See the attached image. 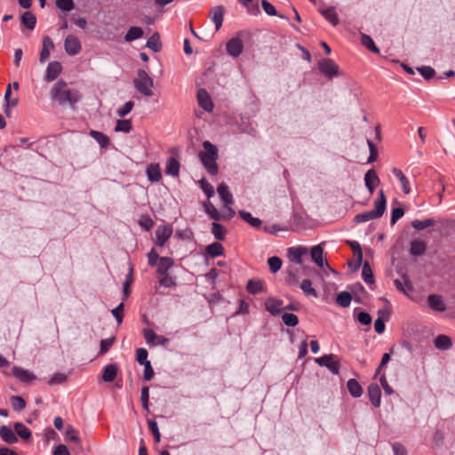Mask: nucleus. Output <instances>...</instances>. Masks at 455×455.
<instances>
[{
	"instance_id": "09e8293b",
	"label": "nucleus",
	"mask_w": 455,
	"mask_h": 455,
	"mask_svg": "<svg viewBox=\"0 0 455 455\" xmlns=\"http://www.w3.org/2000/svg\"><path fill=\"white\" fill-rule=\"evenodd\" d=\"M148 427L151 435H153L154 441L159 443L161 441V434L158 428L157 422L154 419H148Z\"/></svg>"
},
{
	"instance_id": "79ce46f5",
	"label": "nucleus",
	"mask_w": 455,
	"mask_h": 455,
	"mask_svg": "<svg viewBox=\"0 0 455 455\" xmlns=\"http://www.w3.org/2000/svg\"><path fill=\"white\" fill-rule=\"evenodd\" d=\"M261 6L264 12L269 16H278L281 19L288 20V17L283 14H279L275 7L267 0H261Z\"/></svg>"
},
{
	"instance_id": "13d9d810",
	"label": "nucleus",
	"mask_w": 455,
	"mask_h": 455,
	"mask_svg": "<svg viewBox=\"0 0 455 455\" xmlns=\"http://www.w3.org/2000/svg\"><path fill=\"white\" fill-rule=\"evenodd\" d=\"M140 227L145 230L149 231L155 225L154 220L148 215H142L139 220Z\"/></svg>"
},
{
	"instance_id": "f257e3e1",
	"label": "nucleus",
	"mask_w": 455,
	"mask_h": 455,
	"mask_svg": "<svg viewBox=\"0 0 455 455\" xmlns=\"http://www.w3.org/2000/svg\"><path fill=\"white\" fill-rule=\"evenodd\" d=\"M52 100L57 101L59 105H69L73 109H76V104L81 100L82 94L76 89L68 88V84L63 80H59L51 90Z\"/></svg>"
},
{
	"instance_id": "0e129e2a",
	"label": "nucleus",
	"mask_w": 455,
	"mask_h": 455,
	"mask_svg": "<svg viewBox=\"0 0 455 455\" xmlns=\"http://www.w3.org/2000/svg\"><path fill=\"white\" fill-rule=\"evenodd\" d=\"M419 73L427 80L433 78L435 75V71L429 66H421L417 68Z\"/></svg>"
},
{
	"instance_id": "6ab92c4d",
	"label": "nucleus",
	"mask_w": 455,
	"mask_h": 455,
	"mask_svg": "<svg viewBox=\"0 0 455 455\" xmlns=\"http://www.w3.org/2000/svg\"><path fill=\"white\" fill-rule=\"evenodd\" d=\"M239 217L251 227L254 228H262V220L257 217H253L252 214L245 210L238 212Z\"/></svg>"
},
{
	"instance_id": "a18cd8bd",
	"label": "nucleus",
	"mask_w": 455,
	"mask_h": 455,
	"mask_svg": "<svg viewBox=\"0 0 455 455\" xmlns=\"http://www.w3.org/2000/svg\"><path fill=\"white\" fill-rule=\"evenodd\" d=\"M361 42L362 44L371 52L379 53V47H377L373 39L370 36L363 34L361 36Z\"/></svg>"
},
{
	"instance_id": "c85d7f7f",
	"label": "nucleus",
	"mask_w": 455,
	"mask_h": 455,
	"mask_svg": "<svg viewBox=\"0 0 455 455\" xmlns=\"http://www.w3.org/2000/svg\"><path fill=\"white\" fill-rule=\"evenodd\" d=\"M435 347L439 350H448L452 347L451 339L444 334H439L434 340Z\"/></svg>"
},
{
	"instance_id": "aec40b11",
	"label": "nucleus",
	"mask_w": 455,
	"mask_h": 455,
	"mask_svg": "<svg viewBox=\"0 0 455 455\" xmlns=\"http://www.w3.org/2000/svg\"><path fill=\"white\" fill-rule=\"evenodd\" d=\"M212 20L215 25V29L218 31L223 23L225 8L222 5L215 6L211 11Z\"/></svg>"
},
{
	"instance_id": "ea45409f",
	"label": "nucleus",
	"mask_w": 455,
	"mask_h": 455,
	"mask_svg": "<svg viewBox=\"0 0 455 455\" xmlns=\"http://www.w3.org/2000/svg\"><path fill=\"white\" fill-rule=\"evenodd\" d=\"M435 224V220L433 218H428L423 220H414L411 221V227L416 230H424Z\"/></svg>"
},
{
	"instance_id": "72a5a7b5",
	"label": "nucleus",
	"mask_w": 455,
	"mask_h": 455,
	"mask_svg": "<svg viewBox=\"0 0 455 455\" xmlns=\"http://www.w3.org/2000/svg\"><path fill=\"white\" fill-rule=\"evenodd\" d=\"M347 387L349 394L355 398H358L363 395V387L360 385V383L355 379H348L347 383Z\"/></svg>"
},
{
	"instance_id": "ddd939ff",
	"label": "nucleus",
	"mask_w": 455,
	"mask_h": 455,
	"mask_svg": "<svg viewBox=\"0 0 455 455\" xmlns=\"http://www.w3.org/2000/svg\"><path fill=\"white\" fill-rule=\"evenodd\" d=\"M61 71H62V65L60 62H59V61L49 62V64L46 68L44 80L46 82L54 81L59 76V75L61 73Z\"/></svg>"
},
{
	"instance_id": "7c9ffc66",
	"label": "nucleus",
	"mask_w": 455,
	"mask_h": 455,
	"mask_svg": "<svg viewBox=\"0 0 455 455\" xmlns=\"http://www.w3.org/2000/svg\"><path fill=\"white\" fill-rule=\"evenodd\" d=\"M246 291L252 295L262 292L264 291L263 282L259 279H250L246 284Z\"/></svg>"
},
{
	"instance_id": "4468645a",
	"label": "nucleus",
	"mask_w": 455,
	"mask_h": 455,
	"mask_svg": "<svg viewBox=\"0 0 455 455\" xmlns=\"http://www.w3.org/2000/svg\"><path fill=\"white\" fill-rule=\"evenodd\" d=\"M427 249V244L422 240H411L410 242L409 252L412 257L423 256Z\"/></svg>"
},
{
	"instance_id": "4d7b16f0",
	"label": "nucleus",
	"mask_w": 455,
	"mask_h": 455,
	"mask_svg": "<svg viewBox=\"0 0 455 455\" xmlns=\"http://www.w3.org/2000/svg\"><path fill=\"white\" fill-rule=\"evenodd\" d=\"M198 183L207 198L214 196L213 187L204 178L201 179Z\"/></svg>"
},
{
	"instance_id": "5701e85b",
	"label": "nucleus",
	"mask_w": 455,
	"mask_h": 455,
	"mask_svg": "<svg viewBox=\"0 0 455 455\" xmlns=\"http://www.w3.org/2000/svg\"><path fill=\"white\" fill-rule=\"evenodd\" d=\"M204 251L206 255L212 259L223 256L225 253L223 245L219 242H214L211 244H208L205 246Z\"/></svg>"
},
{
	"instance_id": "bb28decb",
	"label": "nucleus",
	"mask_w": 455,
	"mask_h": 455,
	"mask_svg": "<svg viewBox=\"0 0 455 455\" xmlns=\"http://www.w3.org/2000/svg\"><path fill=\"white\" fill-rule=\"evenodd\" d=\"M174 260L170 257H161L156 266V272L160 275L167 274L168 270L173 266Z\"/></svg>"
},
{
	"instance_id": "c03bdc74",
	"label": "nucleus",
	"mask_w": 455,
	"mask_h": 455,
	"mask_svg": "<svg viewBox=\"0 0 455 455\" xmlns=\"http://www.w3.org/2000/svg\"><path fill=\"white\" fill-rule=\"evenodd\" d=\"M204 207L205 212L210 216L211 219L214 220L215 221L221 220V214L211 202H204Z\"/></svg>"
},
{
	"instance_id": "49530a36",
	"label": "nucleus",
	"mask_w": 455,
	"mask_h": 455,
	"mask_svg": "<svg viewBox=\"0 0 455 455\" xmlns=\"http://www.w3.org/2000/svg\"><path fill=\"white\" fill-rule=\"evenodd\" d=\"M132 125L131 120L128 119H119L116 121L115 126V132H125L128 133L132 131Z\"/></svg>"
},
{
	"instance_id": "9d476101",
	"label": "nucleus",
	"mask_w": 455,
	"mask_h": 455,
	"mask_svg": "<svg viewBox=\"0 0 455 455\" xmlns=\"http://www.w3.org/2000/svg\"><path fill=\"white\" fill-rule=\"evenodd\" d=\"M307 254V249L304 246H293L287 250V257L295 264H301L303 257Z\"/></svg>"
},
{
	"instance_id": "a211bd4d",
	"label": "nucleus",
	"mask_w": 455,
	"mask_h": 455,
	"mask_svg": "<svg viewBox=\"0 0 455 455\" xmlns=\"http://www.w3.org/2000/svg\"><path fill=\"white\" fill-rule=\"evenodd\" d=\"M386 207H387L386 196L384 194V191L380 190L379 192V196L377 197V199L374 202V209L371 211L374 212V214L377 216V218L379 219L384 214V212L386 211Z\"/></svg>"
},
{
	"instance_id": "e2e57ef3",
	"label": "nucleus",
	"mask_w": 455,
	"mask_h": 455,
	"mask_svg": "<svg viewBox=\"0 0 455 455\" xmlns=\"http://www.w3.org/2000/svg\"><path fill=\"white\" fill-rule=\"evenodd\" d=\"M148 352L144 347H140L136 350V361L139 363V364H146L149 361L148 360Z\"/></svg>"
},
{
	"instance_id": "f8f14e48",
	"label": "nucleus",
	"mask_w": 455,
	"mask_h": 455,
	"mask_svg": "<svg viewBox=\"0 0 455 455\" xmlns=\"http://www.w3.org/2000/svg\"><path fill=\"white\" fill-rule=\"evenodd\" d=\"M427 302V306L436 312H444L447 308L443 297L439 294H429Z\"/></svg>"
},
{
	"instance_id": "2eb2a0df",
	"label": "nucleus",
	"mask_w": 455,
	"mask_h": 455,
	"mask_svg": "<svg viewBox=\"0 0 455 455\" xmlns=\"http://www.w3.org/2000/svg\"><path fill=\"white\" fill-rule=\"evenodd\" d=\"M283 302L282 299L270 297L265 301L266 310L269 312L273 316H277L281 314Z\"/></svg>"
},
{
	"instance_id": "774afa93",
	"label": "nucleus",
	"mask_w": 455,
	"mask_h": 455,
	"mask_svg": "<svg viewBox=\"0 0 455 455\" xmlns=\"http://www.w3.org/2000/svg\"><path fill=\"white\" fill-rule=\"evenodd\" d=\"M67 375L62 373V372H56L54 373L49 379L48 381V384L52 386V385H57V384H63L64 382L67 381Z\"/></svg>"
},
{
	"instance_id": "9b49d317",
	"label": "nucleus",
	"mask_w": 455,
	"mask_h": 455,
	"mask_svg": "<svg viewBox=\"0 0 455 455\" xmlns=\"http://www.w3.org/2000/svg\"><path fill=\"white\" fill-rule=\"evenodd\" d=\"M197 101H198V104L199 106L206 112H212V109H213V102H212V100L210 96V94L208 93V92L204 89V88H201L197 91Z\"/></svg>"
},
{
	"instance_id": "a878e982",
	"label": "nucleus",
	"mask_w": 455,
	"mask_h": 455,
	"mask_svg": "<svg viewBox=\"0 0 455 455\" xmlns=\"http://www.w3.org/2000/svg\"><path fill=\"white\" fill-rule=\"evenodd\" d=\"M217 192L225 205L231 204L234 202L233 195L229 191V188L225 183H220L217 188Z\"/></svg>"
},
{
	"instance_id": "dca6fc26",
	"label": "nucleus",
	"mask_w": 455,
	"mask_h": 455,
	"mask_svg": "<svg viewBox=\"0 0 455 455\" xmlns=\"http://www.w3.org/2000/svg\"><path fill=\"white\" fill-rule=\"evenodd\" d=\"M367 395H368V397H369L371 404L375 408H378L380 406L381 390H380V387L377 384L372 383L368 387Z\"/></svg>"
},
{
	"instance_id": "0eeeda50",
	"label": "nucleus",
	"mask_w": 455,
	"mask_h": 455,
	"mask_svg": "<svg viewBox=\"0 0 455 455\" xmlns=\"http://www.w3.org/2000/svg\"><path fill=\"white\" fill-rule=\"evenodd\" d=\"M172 227L169 224L160 225L156 229V244L164 246L172 235Z\"/></svg>"
},
{
	"instance_id": "423d86ee",
	"label": "nucleus",
	"mask_w": 455,
	"mask_h": 455,
	"mask_svg": "<svg viewBox=\"0 0 455 455\" xmlns=\"http://www.w3.org/2000/svg\"><path fill=\"white\" fill-rule=\"evenodd\" d=\"M243 42L239 36H235L229 39L226 44L227 53L233 57H239L243 52Z\"/></svg>"
},
{
	"instance_id": "4be33fe9",
	"label": "nucleus",
	"mask_w": 455,
	"mask_h": 455,
	"mask_svg": "<svg viewBox=\"0 0 455 455\" xmlns=\"http://www.w3.org/2000/svg\"><path fill=\"white\" fill-rule=\"evenodd\" d=\"M133 283V265L129 263L128 273L123 283V300L128 299L131 293V285Z\"/></svg>"
},
{
	"instance_id": "e433bc0d",
	"label": "nucleus",
	"mask_w": 455,
	"mask_h": 455,
	"mask_svg": "<svg viewBox=\"0 0 455 455\" xmlns=\"http://www.w3.org/2000/svg\"><path fill=\"white\" fill-rule=\"evenodd\" d=\"M180 167V164L179 161L176 160L174 157H170L166 164V170H165L166 174L172 176V177L179 176Z\"/></svg>"
},
{
	"instance_id": "1a4fd4ad",
	"label": "nucleus",
	"mask_w": 455,
	"mask_h": 455,
	"mask_svg": "<svg viewBox=\"0 0 455 455\" xmlns=\"http://www.w3.org/2000/svg\"><path fill=\"white\" fill-rule=\"evenodd\" d=\"M12 375L20 382L28 384L36 379V376L28 369L14 365L12 367Z\"/></svg>"
},
{
	"instance_id": "cd10ccee",
	"label": "nucleus",
	"mask_w": 455,
	"mask_h": 455,
	"mask_svg": "<svg viewBox=\"0 0 455 455\" xmlns=\"http://www.w3.org/2000/svg\"><path fill=\"white\" fill-rule=\"evenodd\" d=\"M118 367L116 364L109 363L102 370V379L105 382H112L116 378Z\"/></svg>"
},
{
	"instance_id": "052dcab7",
	"label": "nucleus",
	"mask_w": 455,
	"mask_h": 455,
	"mask_svg": "<svg viewBox=\"0 0 455 455\" xmlns=\"http://www.w3.org/2000/svg\"><path fill=\"white\" fill-rule=\"evenodd\" d=\"M142 333L148 345L156 346V341L158 335L152 329H144Z\"/></svg>"
},
{
	"instance_id": "8fccbe9b",
	"label": "nucleus",
	"mask_w": 455,
	"mask_h": 455,
	"mask_svg": "<svg viewBox=\"0 0 455 455\" xmlns=\"http://www.w3.org/2000/svg\"><path fill=\"white\" fill-rule=\"evenodd\" d=\"M267 265L271 273H277L283 265V260L278 256H272L267 259Z\"/></svg>"
},
{
	"instance_id": "3c124183",
	"label": "nucleus",
	"mask_w": 455,
	"mask_h": 455,
	"mask_svg": "<svg viewBox=\"0 0 455 455\" xmlns=\"http://www.w3.org/2000/svg\"><path fill=\"white\" fill-rule=\"evenodd\" d=\"M146 46L155 52H158L161 50V43L157 33L148 39Z\"/></svg>"
},
{
	"instance_id": "c756f323",
	"label": "nucleus",
	"mask_w": 455,
	"mask_h": 455,
	"mask_svg": "<svg viewBox=\"0 0 455 455\" xmlns=\"http://www.w3.org/2000/svg\"><path fill=\"white\" fill-rule=\"evenodd\" d=\"M320 13L328 20L332 26H337L339 22L337 12L334 7H328L321 9Z\"/></svg>"
},
{
	"instance_id": "6e6552de",
	"label": "nucleus",
	"mask_w": 455,
	"mask_h": 455,
	"mask_svg": "<svg viewBox=\"0 0 455 455\" xmlns=\"http://www.w3.org/2000/svg\"><path fill=\"white\" fill-rule=\"evenodd\" d=\"M64 48L68 55L75 56L81 52V42L76 36L68 35L65 39Z\"/></svg>"
},
{
	"instance_id": "f704fd0d",
	"label": "nucleus",
	"mask_w": 455,
	"mask_h": 455,
	"mask_svg": "<svg viewBox=\"0 0 455 455\" xmlns=\"http://www.w3.org/2000/svg\"><path fill=\"white\" fill-rule=\"evenodd\" d=\"M212 234L213 236L219 240L223 241L226 238L227 229L226 228L218 223L217 221H214L212 223V228H211Z\"/></svg>"
},
{
	"instance_id": "603ef678",
	"label": "nucleus",
	"mask_w": 455,
	"mask_h": 455,
	"mask_svg": "<svg viewBox=\"0 0 455 455\" xmlns=\"http://www.w3.org/2000/svg\"><path fill=\"white\" fill-rule=\"evenodd\" d=\"M283 323L288 327H295L299 323V317L293 313H284L282 315Z\"/></svg>"
},
{
	"instance_id": "39448f33",
	"label": "nucleus",
	"mask_w": 455,
	"mask_h": 455,
	"mask_svg": "<svg viewBox=\"0 0 455 455\" xmlns=\"http://www.w3.org/2000/svg\"><path fill=\"white\" fill-rule=\"evenodd\" d=\"M315 361L318 365L326 367L332 374H339L340 363L338 360H335V355L333 354L323 355L315 358Z\"/></svg>"
},
{
	"instance_id": "f3484780",
	"label": "nucleus",
	"mask_w": 455,
	"mask_h": 455,
	"mask_svg": "<svg viewBox=\"0 0 455 455\" xmlns=\"http://www.w3.org/2000/svg\"><path fill=\"white\" fill-rule=\"evenodd\" d=\"M364 183L369 192L372 194L377 185L379 183V179L374 169H370L366 172L364 174Z\"/></svg>"
},
{
	"instance_id": "412c9836",
	"label": "nucleus",
	"mask_w": 455,
	"mask_h": 455,
	"mask_svg": "<svg viewBox=\"0 0 455 455\" xmlns=\"http://www.w3.org/2000/svg\"><path fill=\"white\" fill-rule=\"evenodd\" d=\"M146 174L150 182H158L162 179V172L158 164H150L147 166Z\"/></svg>"
},
{
	"instance_id": "6e6d98bb",
	"label": "nucleus",
	"mask_w": 455,
	"mask_h": 455,
	"mask_svg": "<svg viewBox=\"0 0 455 455\" xmlns=\"http://www.w3.org/2000/svg\"><path fill=\"white\" fill-rule=\"evenodd\" d=\"M297 269L293 267L287 268L286 283L290 286L297 285L299 283V278L296 274Z\"/></svg>"
},
{
	"instance_id": "5fc2aeb1",
	"label": "nucleus",
	"mask_w": 455,
	"mask_h": 455,
	"mask_svg": "<svg viewBox=\"0 0 455 455\" xmlns=\"http://www.w3.org/2000/svg\"><path fill=\"white\" fill-rule=\"evenodd\" d=\"M55 4L57 8L64 12H69L75 8L73 0H56Z\"/></svg>"
},
{
	"instance_id": "338daca9",
	"label": "nucleus",
	"mask_w": 455,
	"mask_h": 455,
	"mask_svg": "<svg viewBox=\"0 0 455 455\" xmlns=\"http://www.w3.org/2000/svg\"><path fill=\"white\" fill-rule=\"evenodd\" d=\"M404 214V210L403 207H394L391 210V219L390 224L395 225L398 220H400Z\"/></svg>"
},
{
	"instance_id": "2f4dec72",
	"label": "nucleus",
	"mask_w": 455,
	"mask_h": 455,
	"mask_svg": "<svg viewBox=\"0 0 455 455\" xmlns=\"http://www.w3.org/2000/svg\"><path fill=\"white\" fill-rule=\"evenodd\" d=\"M90 136L95 140L102 148H107L110 144L109 138L101 132L91 130L89 132Z\"/></svg>"
},
{
	"instance_id": "7ed1b4c3",
	"label": "nucleus",
	"mask_w": 455,
	"mask_h": 455,
	"mask_svg": "<svg viewBox=\"0 0 455 455\" xmlns=\"http://www.w3.org/2000/svg\"><path fill=\"white\" fill-rule=\"evenodd\" d=\"M133 84L135 89L142 95L148 97L153 95L152 87L154 86V81L145 70H138V79H135Z\"/></svg>"
},
{
	"instance_id": "20e7f679",
	"label": "nucleus",
	"mask_w": 455,
	"mask_h": 455,
	"mask_svg": "<svg viewBox=\"0 0 455 455\" xmlns=\"http://www.w3.org/2000/svg\"><path fill=\"white\" fill-rule=\"evenodd\" d=\"M318 69L329 79L338 76L339 71V68L337 63L332 59L329 58H323L318 61Z\"/></svg>"
},
{
	"instance_id": "f03ea898",
	"label": "nucleus",
	"mask_w": 455,
	"mask_h": 455,
	"mask_svg": "<svg viewBox=\"0 0 455 455\" xmlns=\"http://www.w3.org/2000/svg\"><path fill=\"white\" fill-rule=\"evenodd\" d=\"M203 148L204 150L198 155L201 163L211 175H217L219 172L216 162L219 156L218 148L209 140L203 142Z\"/></svg>"
},
{
	"instance_id": "a19ab883",
	"label": "nucleus",
	"mask_w": 455,
	"mask_h": 455,
	"mask_svg": "<svg viewBox=\"0 0 455 455\" xmlns=\"http://www.w3.org/2000/svg\"><path fill=\"white\" fill-rule=\"evenodd\" d=\"M362 277L366 283H374L373 272L371 270L370 263L367 260H365L363 264Z\"/></svg>"
},
{
	"instance_id": "4c0bfd02",
	"label": "nucleus",
	"mask_w": 455,
	"mask_h": 455,
	"mask_svg": "<svg viewBox=\"0 0 455 455\" xmlns=\"http://www.w3.org/2000/svg\"><path fill=\"white\" fill-rule=\"evenodd\" d=\"M143 29L140 27H131L124 36L126 42H132L143 36Z\"/></svg>"
},
{
	"instance_id": "b1692460",
	"label": "nucleus",
	"mask_w": 455,
	"mask_h": 455,
	"mask_svg": "<svg viewBox=\"0 0 455 455\" xmlns=\"http://www.w3.org/2000/svg\"><path fill=\"white\" fill-rule=\"evenodd\" d=\"M0 437L4 443L8 444H13L18 442V437L15 432H13L12 429L7 426L0 427Z\"/></svg>"
},
{
	"instance_id": "37998d69",
	"label": "nucleus",
	"mask_w": 455,
	"mask_h": 455,
	"mask_svg": "<svg viewBox=\"0 0 455 455\" xmlns=\"http://www.w3.org/2000/svg\"><path fill=\"white\" fill-rule=\"evenodd\" d=\"M352 300V294L349 291H343L337 294L336 302L342 307H347Z\"/></svg>"
},
{
	"instance_id": "473e14b6",
	"label": "nucleus",
	"mask_w": 455,
	"mask_h": 455,
	"mask_svg": "<svg viewBox=\"0 0 455 455\" xmlns=\"http://www.w3.org/2000/svg\"><path fill=\"white\" fill-rule=\"evenodd\" d=\"M392 173L399 180L402 185V190L404 194L411 193V185L409 180L404 176L403 172L397 168L392 170Z\"/></svg>"
},
{
	"instance_id": "de8ad7c7",
	"label": "nucleus",
	"mask_w": 455,
	"mask_h": 455,
	"mask_svg": "<svg viewBox=\"0 0 455 455\" xmlns=\"http://www.w3.org/2000/svg\"><path fill=\"white\" fill-rule=\"evenodd\" d=\"M300 289L303 291L305 295L312 296L315 298L318 297L316 290L312 286V282L309 279H305L300 283Z\"/></svg>"
},
{
	"instance_id": "393cba45",
	"label": "nucleus",
	"mask_w": 455,
	"mask_h": 455,
	"mask_svg": "<svg viewBox=\"0 0 455 455\" xmlns=\"http://www.w3.org/2000/svg\"><path fill=\"white\" fill-rule=\"evenodd\" d=\"M323 254V248L321 244L315 245L310 250L311 259L319 267H323L324 264Z\"/></svg>"
},
{
	"instance_id": "58836bf2",
	"label": "nucleus",
	"mask_w": 455,
	"mask_h": 455,
	"mask_svg": "<svg viewBox=\"0 0 455 455\" xmlns=\"http://www.w3.org/2000/svg\"><path fill=\"white\" fill-rule=\"evenodd\" d=\"M14 430L16 435H19L23 440H28L32 435L31 430L21 422L14 424Z\"/></svg>"
},
{
	"instance_id": "bf43d9fd",
	"label": "nucleus",
	"mask_w": 455,
	"mask_h": 455,
	"mask_svg": "<svg viewBox=\"0 0 455 455\" xmlns=\"http://www.w3.org/2000/svg\"><path fill=\"white\" fill-rule=\"evenodd\" d=\"M12 406L15 411H20L26 407L25 400L19 395H13L11 397Z\"/></svg>"
},
{
	"instance_id": "680f3d73",
	"label": "nucleus",
	"mask_w": 455,
	"mask_h": 455,
	"mask_svg": "<svg viewBox=\"0 0 455 455\" xmlns=\"http://www.w3.org/2000/svg\"><path fill=\"white\" fill-rule=\"evenodd\" d=\"M133 107H134V102L132 101V100H129V101L125 102L122 107H120L116 110V115L119 117H124L129 113H131V111L132 110Z\"/></svg>"
},
{
	"instance_id": "c9c22d12",
	"label": "nucleus",
	"mask_w": 455,
	"mask_h": 455,
	"mask_svg": "<svg viewBox=\"0 0 455 455\" xmlns=\"http://www.w3.org/2000/svg\"><path fill=\"white\" fill-rule=\"evenodd\" d=\"M21 24L28 29H34L36 24V18L31 12H25L20 17Z\"/></svg>"
},
{
	"instance_id": "864d4df0",
	"label": "nucleus",
	"mask_w": 455,
	"mask_h": 455,
	"mask_svg": "<svg viewBox=\"0 0 455 455\" xmlns=\"http://www.w3.org/2000/svg\"><path fill=\"white\" fill-rule=\"evenodd\" d=\"M378 219L372 211L358 213L355 216L354 220L356 223L367 222L371 220Z\"/></svg>"
},
{
	"instance_id": "69168bd1",
	"label": "nucleus",
	"mask_w": 455,
	"mask_h": 455,
	"mask_svg": "<svg viewBox=\"0 0 455 455\" xmlns=\"http://www.w3.org/2000/svg\"><path fill=\"white\" fill-rule=\"evenodd\" d=\"M124 309V302H121L117 307L111 310L112 315L115 317L118 324H120L123 322Z\"/></svg>"
}]
</instances>
